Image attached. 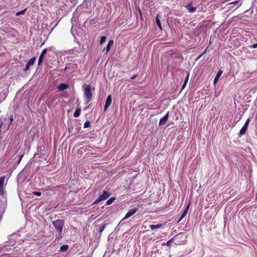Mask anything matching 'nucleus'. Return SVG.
<instances>
[{
	"instance_id": "nucleus-8",
	"label": "nucleus",
	"mask_w": 257,
	"mask_h": 257,
	"mask_svg": "<svg viewBox=\"0 0 257 257\" xmlns=\"http://www.w3.org/2000/svg\"><path fill=\"white\" fill-rule=\"evenodd\" d=\"M36 58L35 57H33L32 58L30 59L28 61V62L27 63V64H26L24 70L25 71H27L28 70H29V68H30V66L33 65L34 64V63H35V62L36 61Z\"/></svg>"
},
{
	"instance_id": "nucleus-22",
	"label": "nucleus",
	"mask_w": 257,
	"mask_h": 257,
	"mask_svg": "<svg viewBox=\"0 0 257 257\" xmlns=\"http://www.w3.org/2000/svg\"><path fill=\"white\" fill-rule=\"evenodd\" d=\"M5 179V176H2L0 177V187H4Z\"/></svg>"
},
{
	"instance_id": "nucleus-32",
	"label": "nucleus",
	"mask_w": 257,
	"mask_h": 257,
	"mask_svg": "<svg viewBox=\"0 0 257 257\" xmlns=\"http://www.w3.org/2000/svg\"><path fill=\"white\" fill-rule=\"evenodd\" d=\"M250 47L251 48H257V43L250 46Z\"/></svg>"
},
{
	"instance_id": "nucleus-16",
	"label": "nucleus",
	"mask_w": 257,
	"mask_h": 257,
	"mask_svg": "<svg viewBox=\"0 0 257 257\" xmlns=\"http://www.w3.org/2000/svg\"><path fill=\"white\" fill-rule=\"evenodd\" d=\"M189 74L188 73H187V76L186 77V78L184 80V82L182 85V90H183V89L185 88V87H186L187 83H188V79H189Z\"/></svg>"
},
{
	"instance_id": "nucleus-24",
	"label": "nucleus",
	"mask_w": 257,
	"mask_h": 257,
	"mask_svg": "<svg viewBox=\"0 0 257 257\" xmlns=\"http://www.w3.org/2000/svg\"><path fill=\"white\" fill-rule=\"evenodd\" d=\"M156 23H157V25H158V26L160 28V29L161 30H162L161 22L160 21L159 19L158 18V16H157V17H156Z\"/></svg>"
},
{
	"instance_id": "nucleus-20",
	"label": "nucleus",
	"mask_w": 257,
	"mask_h": 257,
	"mask_svg": "<svg viewBox=\"0 0 257 257\" xmlns=\"http://www.w3.org/2000/svg\"><path fill=\"white\" fill-rule=\"evenodd\" d=\"M115 198L114 197H112L109 199L106 202V205H110L112 203V202L115 200Z\"/></svg>"
},
{
	"instance_id": "nucleus-4",
	"label": "nucleus",
	"mask_w": 257,
	"mask_h": 257,
	"mask_svg": "<svg viewBox=\"0 0 257 257\" xmlns=\"http://www.w3.org/2000/svg\"><path fill=\"white\" fill-rule=\"evenodd\" d=\"M110 194L108 192L106 191H103L102 193L100 194L99 197L94 201V203L97 204L102 200H106L110 196Z\"/></svg>"
},
{
	"instance_id": "nucleus-21",
	"label": "nucleus",
	"mask_w": 257,
	"mask_h": 257,
	"mask_svg": "<svg viewBox=\"0 0 257 257\" xmlns=\"http://www.w3.org/2000/svg\"><path fill=\"white\" fill-rule=\"evenodd\" d=\"M80 109H77L74 113L73 116L74 117H77L80 115Z\"/></svg>"
},
{
	"instance_id": "nucleus-17",
	"label": "nucleus",
	"mask_w": 257,
	"mask_h": 257,
	"mask_svg": "<svg viewBox=\"0 0 257 257\" xmlns=\"http://www.w3.org/2000/svg\"><path fill=\"white\" fill-rule=\"evenodd\" d=\"M238 3H239L238 1H234L233 2L229 3L227 4V6H229V5L236 6V8L235 9H236L240 6V5H238Z\"/></svg>"
},
{
	"instance_id": "nucleus-14",
	"label": "nucleus",
	"mask_w": 257,
	"mask_h": 257,
	"mask_svg": "<svg viewBox=\"0 0 257 257\" xmlns=\"http://www.w3.org/2000/svg\"><path fill=\"white\" fill-rule=\"evenodd\" d=\"M222 73V71L221 70H218L217 72L216 75L214 79V83L215 84L218 80L219 78L220 77Z\"/></svg>"
},
{
	"instance_id": "nucleus-28",
	"label": "nucleus",
	"mask_w": 257,
	"mask_h": 257,
	"mask_svg": "<svg viewBox=\"0 0 257 257\" xmlns=\"http://www.w3.org/2000/svg\"><path fill=\"white\" fill-rule=\"evenodd\" d=\"M90 125V122L89 121H86L84 124V128H87Z\"/></svg>"
},
{
	"instance_id": "nucleus-7",
	"label": "nucleus",
	"mask_w": 257,
	"mask_h": 257,
	"mask_svg": "<svg viewBox=\"0 0 257 257\" xmlns=\"http://www.w3.org/2000/svg\"><path fill=\"white\" fill-rule=\"evenodd\" d=\"M138 208H132V209H130L126 214L123 219L128 218L130 217L131 216H132L138 211Z\"/></svg>"
},
{
	"instance_id": "nucleus-13",
	"label": "nucleus",
	"mask_w": 257,
	"mask_h": 257,
	"mask_svg": "<svg viewBox=\"0 0 257 257\" xmlns=\"http://www.w3.org/2000/svg\"><path fill=\"white\" fill-rule=\"evenodd\" d=\"M114 42L112 40H110L105 48L106 53L108 52L110 50L111 47L113 45Z\"/></svg>"
},
{
	"instance_id": "nucleus-30",
	"label": "nucleus",
	"mask_w": 257,
	"mask_h": 257,
	"mask_svg": "<svg viewBox=\"0 0 257 257\" xmlns=\"http://www.w3.org/2000/svg\"><path fill=\"white\" fill-rule=\"evenodd\" d=\"M33 194L36 195H37V196H40L41 195V193L40 192H34Z\"/></svg>"
},
{
	"instance_id": "nucleus-25",
	"label": "nucleus",
	"mask_w": 257,
	"mask_h": 257,
	"mask_svg": "<svg viewBox=\"0 0 257 257\" xmlns=\"http://www.w3.org/2000/svg\"><path fill=\"white\" fill-rule=\"evenodd\" d=\"M105 227H106V225L105 224H104V225L100 226L99 228V230H98L99 232H102L104 230V229H105Z\"/></svg>"
},
{
	"instance_id": "nucleus-31",
	"label": "nucleus",
	"mask_w": 257,
	"mask_h": 257,
	"mask_svg": "<svg viewBox=\"0 0 257 257\" xmlns=\"http://www.w3.org/2000/svg\"><path fill=\"white\" fill-rule=\"evenodd\" d=\"M47 52V49H44L42 51V52H41V54H42V55H45L46 54Z\"/></svg>"
},
{
	"instance_id": "nucleus-3",
	"label": "nucleus",
	"mask_w": 257,
	"mask_h": 257,
	"mask_svg": "<svg viewBox=\"0 0 257 257\" xmlns=\"http://www.w3.org/2000/svg\"><path fill=\"white\" fill-rule=\"evenodd\" d=\"M91 87L89 85L86 86L84 90V95L86 97V103L89 102L92 98Z\"/></svg>"
},
{
	"instance_id": "nucleus-33",
	"label": "nucleus",
	"mask_w": 257,
	"mask_h": 257,
	"mask_svg": "<svg viewBox=\"0 0 257 257\" xmlns=\"http://www.w3.org/2000/svg\"><path fill=\"white\" fill-rule=\"evenodd\" d=\"M137 74H136V75H135L134 76H132L131 78L132 79H135V78L137 77Z\"/></svg>"
},
{
	"instance_id": "nucleus-5",
	"label": "nucleus",
	"mask_w": 257,
	"mask_h": 257,
	"mask_svg": "<svg viewBox=\"0 0 257 257\" xmlns=\"http://www.w3.org/2000/svg\"><path fill=\"white\" fill-rule=\"evenodd\" d=\"M249 118H248L245 123L244 124L243 126L242 127V128H241V130H240L239 131V135L240 136H242L243 135H244L246 131V130L247 128V127H248V124L249 123Z\"/></svg>"
},
{
	"instance_id": "nucleus-10",
	"label": "nucleus",
	"mask_w": 257,
	"mask_h": 257,
	"mask_svg": "<svg viewBox=\"0 0 257 257\" xmlns=\"http://www.w3.org/2000/svg\"><path fill=\"white\" fill-rule=\"evenodd\" d=\"M185 7L188 10L190 13L194 12L196 10V8L192 6L191 3L185 5Z\"/></svg>"
},
{
	"instance_id": "nucleus-1",
	"label": "nucleus",
	"mask_w": 257,
	"mask_h": 257,
	"mask_svg": "<svg viewBox=\"0 0 257 257\" xmlns=\"http://www.w3.org/2000/svg\"><path fill=\"white\" fill-rule=\"evenodd\" d=\"M64 220L62 219H57L52 222L53 226L58 232L57 238L58 239H60L62 237V231L64 226Z\"/></svg>"
},
{
	"instance_id": "nucleus-27",
	"label": "nucleus",
	"mask_w": 257,
	"mask_h": 257,
	"mask_svg": "<svg viewBox=\"0 0 257 257\" xmlns=\"http://www.w3.org/2000/svg\"><path fill=\"white\" fill-rule=\"evenodd\" d=\"M106 37L105 36H101V39L100 41V44H101L105 41Z\"/></svg>"
},
{
	"instance_id": "nucleus-18",
	"label": "nucleus",
	"mask_w": 257,
	"mask_h": 257,
	"mask_svg": "<svg viewBox=\"0 0 257 257\" xmlns=\"http://www.w3.org/2000/svg\"><path fill=\"white\" fill-rule=\"evenodd\" d=\"M68 249V245L67 244H64L62 245L60 247V251L62 252L66 251Z\"/></svg>"
},
{
	"instance_id": "nucleus-34",
	"label": "nucleus",
	"mask_w": 257,
	"mask_h": 257,
	"mask_svg": "<svg viewBox=\"0 0 257 257\" xmlns=\"http://www.w3.org/2000/svg\"><path fill=\"white\" fill-rule=\"evenodd\" d=\"M13 117H11L10 118V123H11L13 121Z\"/></svg>"
},
{
	"instance_id": "nucleus-26",
	"label": "nucleus",
	"mask_w": 257,
	"mask_h": 257,
	"mask_svg": "<svg viewBox=\"0 0 257 257\" xmlns=\"http://www.w3.org/2000/svg\"><path fill=\"white\" fill-rule=\"evenodd\" d=\"M26 9H25L23 10H22L21 11L18 12L17 13H16V16H19L21 14H24L25 12H26Z\"/></svg>"
},
{
	"instance_id": "nucleus-23",
	"label": "nucleus",
	"mask_w": 257,
	"mask_h": 257,
	"mask_svg": "<svg viewBox=\"0 0 257 257\" xmlns=\"http://www.w3.org/2000/svg\"><path fill=\"white\" fill-rule=\"evenodd\" d=\"M179 235V234H178L177 235H176L175 236H174L173 238H172L171 239H170L169 240H168L167 243H166V244L167 245L169 246V245H171V243L172 242V241H173V240H174L175 239V238L177 236Z\"/></svg>"
},
{
	"instance_id": "nucleus-29",
	"label": "nucleus",
	"mask_w": 257,
	"mask_h": 257,
	"mask_svg": "<svg viewBox=\"0 0 257 257\" xmlns=\"http://www.w3.org/2000/svg\"><path fill=\"white\" fill-rule=\"evenodd\" d=\"M4 194V187H0V195L3 196Z\"/></svg>"
},
{
	"instance_id": "nucleus-15",
	"label": "nucleus",
	"mask_w": 257,
	"mask_h": 257,
	"mask_svg": "<svg viewBox=\"0 0 257 257\" xmlns=\"http://www.w3.org/2000/svg\"><path fill=\"white\" fill-rule=\"evenodd\" d=\"M163 226L162 224H158L156 225L152 224L150 225V228L153 230L156 229H158L161 228Z\"/></svg>"
},
{
	"instance_id": "nucleus-11",
	"label": "nucleus",
	"mask_w": 257,
	"mask_h": 257,
	"mask_svg": "<svg viewBox=\"0 0 257 257\" xmlns=\"http://www.w3.org/2000/svg\"><path fill=\"white\" fill-rule=\"evenodd\" d=\"M68 88V85L65 83H61L58 86V89L59 91H63Z\"/></svg>"
},
{
	"instance_id": "nucleus-2",
	"label": "nucleus",
	"mask_w": 257,
	"mask_h": 257,
	"mask_svg": "<svg viewBox=\"0 0 257 257\" xmlns=\"http://www.w3.org/2000/svg\"><path fill=\"white\" fill-rule=\"evenodd\" d=\"M11 249L6 246L0 247V257H15L11 256Z\"/></svg>"
},
{
	"instance_id": "nucleus-6",
	"label": "nucleus",
	"mask_w": 257,
	"mask_h": 257,
	"mask_svg": "<svg viewBox=\"0 0 257 257\" xmlns=\"http://www.w3.org/2000/svg\"><path fill=\"white\" fill-rule=\"evenodd\" d=\"M112 102V96L111 95H109L107 96L106 99L105 100L104 110L106 111L108 108L110 106Z\"/></svg>"
},
{
	"instance_id": "nucleus-19",
	"label": "nucleus",
	"mask_w": 257,
	"mask_h": 257,
	"mask_svg": "<svg viewBox=\"0 0 257 257\" xmlns=\"http://www.w3.org/2000/svg\"><path fill=\"white\" fill-rule=\"evenodd\" d=\"M44 56L45 55H42L41 54H40V56L39 58L38 62V65H40L42 64V63L43 62L44 58Z\"/></svg>"
},
{
	"instance_id": "nucleus-35",
	"label": "nucleus",
	"mask_w": 257,
	"mask_h": 257,
	"mask_svg": "<svg viewBox=\"0 0 257 257\" xmlns=\"http://www.w3.org/2000/svg\"><path fill=\"white\" fill-rule=\"evenodd\" d=\"M22 156H21L20 158V160L19 161V163H20L21 160L22 159Z\"/></svg>"
},
{
	"instance_id": "nucleus-9",
	"label": "nucleus",
	"mask_w": 257,
	"mask_h": 257,
	"mask_svg": "<svg viewBox=\"0 0 257 257\" xmlns=\"http://www.w3.org/2000/svg\"><path fill=\"white\" fill-rule=\"evenodd\" d=\"M169 118V112H167V113L159 121V125H162L166 123L167 120H168Z\"/></svg>"
},
{
	"instance_id": "nucleus-12",
	"label": "nucleus",
	"mask_w": 257,
	"mask_h": 257,
	"mask_svg": "<svg viewBox=\"0 0 257 257\" xmlns=\"http://www.w3.org/2000/svg\"><path fill=\"white\" fill-rule=\"evenodd\" d=\"M190 204H189L186 207L185 209L184 210L183 213H182V215L181 216L180 218L179 219L178 222H180L187 214L189 208Z\"/></svg>"
}]
</instances>
